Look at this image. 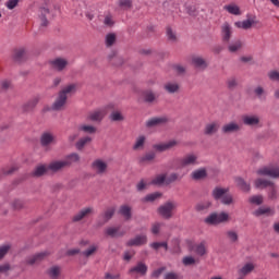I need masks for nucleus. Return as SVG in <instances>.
Returning <instances> with one entry per match:
<instances>
[{"label":"nucleus","mask_w":279,"mask_h":279,"mask_svg":"<svg viewBox=\"0 0 279 279\" xmlns=\"http://www.w3.org/2000/svg\"><path fill=\"white\" fill-rule=\"evenodd\" d=\"M193 63L195 66H198L201 69H204V66H206V61H204V59L202 58H194Z\"/></svg>","instance_id":"obj_29"},{"label":"nucleus","mask_w":279,"mask_h":279,"mask_svg":"<svg viewBox=\"0 0 279 279\" xmlns=\"http://www.w3.org/2000/svg\"><path fill=\"white\" fill-rule=\"evenodd\" d=\"M69 162L66 161H56L52 162L48 169H50V171H60V169H62V167H66V165H71V162H77V160H80V156H77V154H72L68 157Z\"/></svg>","instance_id":"obj_2"},{"label":"nucleus","mask_w":279,"mask_h":279,"mask_svg":"<svg viewBox=\"0 0 279 279\" xmlns=\"http://www.w3.org/2000/svg\"><path fill=\"white\" fill-rule=\"evenodd\" d=\"M97 248L95 246H92L87 252H85V256H90V254H94Z\"/></svg>","instance_id":"obj_58"},{"label":"nucleus","mask_w":279,"mask_h":279,"mask_svg":"<svg viewBox=\"0 0 279 279\" xmlns=\"http://www.w3.org/2000/svg\"><path fill=\"white\" fill-rule=\"evenodd\" d=\"M107 234L109 236H119V229H117V228H109V229H107Z\"/></svg>","instance_id":"obj_38"},{"label":"nucleus","mask_w":279,"mask_h":279,"mask_svg":"<svg viewBox=\"0 0 279 279\" xmlns=\"http://www.w3.org/2000/svg\"><path fill=\"white\" fill-rule=\"evenodd\" d=\"M73 90H75V85H69L65 89L60 92L59 98L53 105V110H60V108L66 104V95H69V93H73Z\"/></svg>","instance_id":"obj_1"},{"label":"nucleus","mask_w":279,"mask_h":279,"mask_svg":"<svg viewBox=\"0 0 279 279\" xmlns=\"http://www.w3.org/2000/svg\"><path fill=\"white\" fill-rule=\"evenodd\" d=\"M93 167L96 169V171H98V173H104L106 171V162L101 161V160H96L93 163Z\"/></svg>","instance_id":"obj_12"},{"label":"nucleus","mask_w":279,"mask_h":279,"mask_svg":"<svg viewBox=\"0 0 279 279\" xmlns=\"http://www.w3.org/2000/svg\"><path fill=\"white\" fill-rule=\"evenodd\" d=\"M226 193H228V190L217 187L216 190H214L213 195H214L215 199H220V197H223L222 204H232V196H223V195H226Z\"/></svg>","instance_id":"obj_4"},{"label":"nucleus","mask_w":279,"mask_h":279,"mask_svg":"<svg viewBox=\"0 0 279 279\" xmlns=\"http://www.w3.org/2000/svg\"><path fill=\"white\" fill-rule=\"evenodd\" d=\"M238 184L242 191H250V185L243 179H238Z\"/></svg>","instance_id":"obj_34"},{"label":"nucleus","mask_w":279,"mask_h":279,"mask_svg":"<svg viewBox=\"0 0 279 279\" xmlns=\"http://www.w3.org/2000/svg\"><path fill=\"white\" fill-rule=\"evenodd\" d=\"M160 197V193H153L145 197V202H154Z\"/></svg>","instance_id":"obj_35"},{"label":"nucleus","mask_w":279,"mask_h":279,"mask_svg":"<svg viewBox=\"0 0 279 279\" xmlns=\"http://www.w3.org/2000/svg\"><path fill=\"white\" fill-rule=\"evenodd\" d=\"M254 270V264H246L241 270L240 274L241 276H245L250 274V271Z\"/></svg>","instance_id":"obj_20"},{"label":"nucleus","mask_w":279,"mask_h":279,"mask_svg":"<svg viewBox=\"0 0 279 279\" xmlns=\"http://www.w3.org/2000/svg\"><path fill=\"white\" fill-rule=\"evenodd\" d=\"M269 184H271V183H269L266 180H260L259 179V180L255 181L256 189H267V186H269Z\"/></svg>","instance_id":"obj_24"},{"label":"nucleus","mask_w":279,"mask_h":279,"mask_svg":"<svg viewBox=\"0 0 279 279\" xmlns=\"http://www.w3.org/2000/svg\"><path fill=\"white\" fill-rule=\"evenodd\" d=\"M167 36L169 40H175V35L173 34V31H171V28L167 29Z\"/></svg>","instance_id":"obj_50"},{"label":"nucleus","mask_w":279,"mask_h":279,"mask_svg":"<svg viewBox=\"0 0 279 279\" xmlns=\"http://www.w3.org/2000/svg\"><path fill=\"white\" fill-rule=\"evenodd\" d=\"M165 182H166V177L163 174L158 175L155 180H153V184H157V185L165 184Z\"/></svg>","instance_id":"obj_33"},{"label":"nucleus","mask_w":279,"mask_h":279,"mask_svg":"<svg viewBox=\"0 0 279 279\" xmlns=\"http://www.w3.org/2000/svg\"><path fill=\"white\" fill-rule=\"evenodd\" d=\"M195 258L187 256L183 258V265H194Z\"/></svg>","instance_id":"obj_45"},{"label":"nucleus","mask_w":279,"mask_h":279,"mask_svg":"<svg viewBox=\"0 0 279 279\" xmlns=\"http://www.w3.org/2000/svg\"><path fill=\"white\" fill-rule=\"evenodd\" d=\"M251 204H256V206H259V204H263V196L257 195V196H252L250 198Z\"/></svg>","instance_id":"obj_31"},{"label":"nucleus","mask_w":279,"mask_h":279,"mask_svg":"<svg viewBox=\"0 0 279 279\" xmlns=\"http://www.w3.org/2000/svg\"><path fill=\"white\" fill-rule=\"evenodd\" d=\"M46 171H48V168H46L45 166H39L36 168L34 175H36L37 178L40 175H45Z\"/></svg>","instance_id":"obj_27"},{"label":"nucleus","mask_w":279,"mask_h":279,"mask_svg":"<svg viewBox=\"0 0 279 279\" xmlns=\"http://www.w3.org/2000/svg\"><path fill=\"white\" fill-rule=\"evenodd\" d=\"M123 119V116H121V112L116 111L111 114V121H121Z\"/></svg>","instance_id":"obj_42"},{"label":"nucleus","mask_w":279,"mask_h":279,"mask_svg":"<svg viewBox=\"0 0 279 279\" xmlns=\"http://www.w3.org/2000/svg\"><path fill=\"white\" fill-rule=\"evenodd\" d=\"M134 271L145 275L147 274V266L145 264H138L135 268L131 269V274H134Z\"/></svg>","instance_id":"obj_13"},{"label":"nucleus","mask_w":279,"mask_h":279,"mask_svg":"<svg viewBox=\"0 0 279 279\" xmlns=\"http://www.w3.org/2000/svg\"><path fill=\"white\" fill-rule=\"evenodd\" d=\"M146 186H147V182L141 181V182L137 184V191H143V189H145Z\"/></svg>","instance_id":"obj_52"},{"label":"nucleus","mask_w":279,"mask_h":279,"mask_svg":"<svg viewBox=\"0 0 279 279\" xmlns=\"http://www.w3.org/2000/svg\"><path fill=\"white\" fill-rule=\"evenodd\" d=\"M112 215H114V209H109L108 211H106L105 214L106 221H108V219H111Z\"/></svg>","instance_id":"obj_49"},{"label":"nucleus","mask_w":279,"mask_h":279,"mask_svg":"<svg viewBox=\"0 0 279 279\" xmlns=\"http://www.w3.org/2000/svg\"><path fill=\"white\" fill-rule=\"evenodd\" d=\"M173 145H175V142L172 141L169 144L157 145L155 146V149H157V151H165V149H170Z\"/></svg>","instance_id":"obj_22"},{"label":"nucleus","mask_w":279,"mask_h":279,"mask_svg":"<svg viewBox=\"0 0 279 279\" xmlns=\"http://www.w3.org/2000/svg\"><path fill=\"white\" fill-rule=\"evenodd\" d=\"M52 66L57 69V71H62L64 66H66V60L64 59H56L54 61L51 62Z\"/></svg>","instance_id":"obj_10"},{"label":"nucleus","mask_w":279,"mask_h":279,"mask_svg":"<svg viewBox=\"0 0 279 279\" xmlns=\"http://www.w3.org/2000/svg\"><path fill=\"white\" fill-rule=\"evenodd\" d=\"M151 247L154 250H160V247H163L165 251H167V248H168L167 243H160V242L153 243Z\"/></svg>","instance_id":"obj_37"},{"label":"nucleus","mask_w":279,"mask_h":279,"mask_svg":"<svg viewBox=\"0 0 279 279\" xmlns=\"http://www.w3.org/2000/svg\"><path fill=\"white\" fill-rule=\"evenodd\" d=\"M53 142V135L50 133H44L41 136V145H49V143Z\"/></svg>","instance_id":"obj_15"},{"label":"nucleus","mask_w":279,"mask_h":279,"mask_svg":"<svg viewBox=\"0 0 279 279\" xmlns=\"http://www.w3.org/2000/svg\"><path fill=\"white\" fill-rule=\"evenodd\" d=\"M104 111H96L89 116L90 121H101L104 119Z\"/></svg>","instance_id":"obj_16"},{"label":"nucleus","mask_w":279,"mask_h":279,"mask_svg":"<svg viewBox=\"0 0 279 279\" xmlns=\"http://www.w3.org/2000/svg\"><path fill=\"white\" fill-rule=\"evenodd\" d=\"M241 49V43L233 44L229 47V51L234 52Z\"/></svg>","instance_id":"obj_48"},{"label":"nucleus","mask_w":279,"mask_h":279,"mask_svg":"<svg viewBox=\"0 0 279 279\" xmlns=\"http://www.w3.org/2000/svg\"><path fill=\"white\" fill-rule=\"evenodd\" d=\"M269 78L272 80L274 82H279V72H277V71L270 72Z\"/></svg>","instance_id":"obj_43"},{"label":"nucleus","mask_w":279,"mask_h":279,"mask_svg":"<svg viewBox=\"0 0 279 279\" xmlns=\"http://www.w3.org/2000/svg\"><path fill=\"white\" fill-rule=\"evenodd\" d=\"M254 25V20H246L243 22H235V27H239L241 29H250Z\"/></svg>","instance_id":"obj_8"},{"label":"nucleus","mask_w":279,"mask_h":279,"mask_svg":"<svg viewBox=\"0 0 279 279\" xmlns=\"http://www.w3.org/2000/svg\"><path fill=\"white\" fill-rule=\"evenodd\" d=\"M272 5H275L276 8H279V0H270Z\"/></svg>","instance_id":"obj_64"},{"label":"nucleus","mask_w":279,"mask_h":279,"mask_svg":"<svg viewBox=\"0 0 279 279\" xmlns=\"http://www.w3.org/2000/svg\"><path fill=\"white\" fill-rule=\"evenodd\" d=\"M88 213H92L90 208H86L83 211L80 213L78 216L74 217V221H81V219H84V217H86V215H88Z\"/></svg>","instance_id":"obj_28"},{"label":"nucleus","mask_w":279,"mask_h":279,"mask_svg":"<svg viewBox=\"0 0 279 279\" xmlns=\"http://www.w3.org/2000/svg\"><path fill=\"white\" fill-rule=\"evenodd\" d=\"M258 175H268L269 178H279V169L265 167L258 170Z\"/></svg>","instance_id":"obj_6"},{"label":"nucleus","mask_w":279,"mask_h":279,"mask_svg":"<svg viewBox=\"0 0 279 279\" xmlns=\"http://www.w3.org/2000/svg\"><path fill=\"white\" fill-rule=\"evenodd\" d=\"M187 247L190 252H195L197 256H204L206 254V245L204 243L194 245L193 242L189 241Z\"/></svg>","instance_id":"obj_5"},{"label":"nucleus","mask_w":279,"mask_h":279,"mask_svg":"<svg viewBox=\"0 0 279 279\" xmlns=\"http://www.w3.org/2000/svg\"><path fill=\"white\" fill-rule=\"evenodd\" d=\"M165 271V268H160L159 270H156L153 272L154 278H158Z\"/></svg>","instance_id":"obj_55"},{"label":"nucleus","mask_w":279,"mask_h":279,"mask_svg":"<svg viewBox=\"0 0 279 279\" xmlns=\"http://www.w3.org/2000/svg\"><path fill=\"white\" fill-rule=\"evenodd\" d=\"M151 232L153 234H158V232H160V225L159 223L154 225Z\"/></svg>","instance_id":"obj_51"},{"label":"nucleus","mask_w":279,"mask_h":279,"mask_svg":"<svg viewBox=\"0 0 279 279\" xmlns=\"http://www.w3.org/2000/svg\"><path fill=\"white\" fill-rule=\"evenodd\" d=\"M144 143H145V137L144 136L138 137L137 142L134 145V149H138L140 147H143Z\"/></svg>","instance_id":"obj_41"},{"label":"nucleus","mask_w":279,"mask_h":279,"mask_svg":"<svg viewBox=\"0 0 279 279\" xmlns=\"http://www.w3.org/2000/svg\"><path fill=\"white\" fill-rule=\"evenodd\" d=\"M147 243V238L145 235H141L135 238L134 240H131L129 242V245H145Z\"/></svg>","instance_id":"obj_11"},{"label":"nucleus","mask_w":279,"mask_h":279,"mask_svg":"<svg viewBox=\"0 0 279 279\" xmlns=\"http://www.w3.org/2000/svg\"><path fill=\"white\" fill-rule=\"evenodd\" d=\"M245 125H256L258 123V118L256 117H244L243 119Z\"/></svg>","instance_id":"obj_18"},{"label":"nucleus","mask_w":279,"mask_h":279,"mask_svg":"<svg viewBox=\"0 0 279 279\" xmlns=\"http://www.w3.org/2000/svg\"><path fill=\"white\" fill-rule=\"evenodd\" d=\"M195 160H197V157L190 155L183 159V165H195Z\"/></svg>","instance_id":"obj_30"},{"label":"nucleus","mask_w":279,"mask_h":279,"mask_svg":"<svg viewBox=\"0 0 279 279\" xmlns=\"http://www.w3.org/2000/svg\"><path fill=\"white\" fill-rule=\"evenodd\" d=\"M230 25L228 24H225L222 26V35H223V40H230Z\"/></svg>","instance_id":"obj_19"},{"label":"nucleus","mask_w":279,"mask_h":279,"mask_svg":"<svg viewBox=\"0 0 279 279\" xmlns=\"http://www.w3.org/2000/svg\"><path fill=\"white\" fill-rule=\"evenodd\" d=\"M89 141H90V138H88V137H85V138L81 140V141L76 144L77 149H82V147H84V144L89 143Z\"/></svg>","instance_id":"obj_46"},{"label":"nucleus","mask_w":279,"mask_h":279,"mask_svg":"<svg viewBox=\"0 0 279 279\" xmlns=\"http://www.w3.org/2000/svg\"><path fill=\"white\" fill-rule=\"evenodd\" d=\"M16 5H19V0H9V1L7 2V8H8L9 10H14V8H15Z\"/></svg>","instance_id":"obj_39"},{"label":"nucleus","mask_w":279,"mask_h":279,"mask_svg":"<svg viewBox=\"0 0 279 279\" xmlns=\"http://www.w3.org/2000/svg\"><path fill=\"white\" fill-rule=\"evenodd\" d=\"M192 178L194 180H202V178H206V170L205 169H201V170H196L192 173Z\"/></svg>","instance_id":"obj_14"},{"label":"nucleus","mask_w":279,"mask_h":279,"mask_svg":"<svg viewBox=\"0 0 279 279\" xmlns=\"http://www.w3.org/2000/svg\"><path fill=\"white\" fill-rule=\"evenodd\" d=\"M59 275H60V268L58 267H52L49 270V276H51V278H58Z\"/></svg>","instance_id":"obj_36"},{"label":"nucleus","mask_w":279,"mask_h":279,"mask_svg":"<svg viewBox=\"0 0 279 279\" xmlns=\"http://www.w3.org/2000/svg\"><path fill=\"white\" fill-rule=\"evenodd\" d=\"M165 279H178V275L170 272V274L166 275Z\"/></svg>","instance_id":"obj_56"},{"label":"nucleus","mask_w":279,"mask_h":279,"mask_svg":"<svg viewBox=\"0 0 279 279\" xmlns=\"http://www.w3.org/2000/svg\"><path fill=\"white\" fill-rule=\"evenodd\" d=\"M260 215H272V211L270 208H259L254 213L255 217H260Z\"/></svg>","instance_id":"obj_21"},{"label":"nucleus","mask_w":279,"mask_h":279,"mask_svg":"<svg viewBox=\"0 0 279 279\" xmlns=\"http://www.w3.org/2000/svg\"><path fill=\"white\" fill-rule=\"evenodd\" d=\"M43 258V254H38V255H35L34 258L32 260H29V265H34V263H36V260Z\"/></svg>","instance_id":"obj_53"},{"label":"nucleus","mask_w":279,"mask_h":279,"mask_svg":"<svg viewBox=\"0 0 279 279\" xmlns=\"http://www.w3.org/2000/svg\"><path fill=\"white\" fill-rule=\"evenodd\" d=\"M217 124H209L206 126L205 134H214V132H217Z\"/></svg>","instance_id":"obj_32"},{"label":"nucleus","mask_w":279,"mask_h":279,"mask_svg":"<svg viewBox=\"0 0 279 279\" xmlns=\"http://www.w3.org/2000/svg\"><path fill=\"white\" fill-rule=\"evenodd\" d=\"M114 40H117V36H114V34L107 35L106 37L107 47H112V45H114Z\"/></svg>","instance_id":"obj_26"},{"label":"nucleus","mask_w":279,"mask_h":279,"mask_svg":"<svg viewBox=\"0 0 279 279\" xmlns=\"http://www.w3.org/2000/svg\"><path fill=\"white\" fill-rule=\"evenodd\" d=\"M120 214L125 217V219H130V217H132L131 209L128 206H122L120 209Z\"/></svg>","instance_id":"obj_23"},{"label":"nucleus","mask_w":279,"mask_h":279,"mask_svg":"<svg viewBox=\"0 0 279 279\" xmlns=\"http://www.w3.org/2000/svg\"><path fill=\"white\" fill-rule=\"evenodd\" d=\"M255 93H256V95L260 96V95H263V89L260 87H257L255 89Z\"/></svg>","instance_id":"obj_63"},{"label":"nucleus","mask_w":279,"mask_h":279,"mask_svg":"<svg viewBox=\"0 0 279 279\" xmlns=\"http://www.w3.org/2000/svg\"><path fill=\"white\" fill-rule=\"evenodd\" d=\"M166 90H168V93H175V90H178V85L168 84V85H166Z\"/></svg>","instance_id":"obj_44"},{"label":"nucleus","mask_w":279,"mask_h":279,"mask_svg":"<svg viewBox=\"0 0 279 279\" xmlns=\"http://www.w3.org/2000/svg\"><path fill=\"white\" fill-rule=\"evenodd\" d=\"M81 130L83 132H87L88 134L95 133V128H93L90 125H83V126H81Z\"/></svg>","instance_id":"obj_40"},{"label":"nucleus","mask_w":279,"mask_h":279,"mask_svg":"<svg viewBox=\"0 0 279 279\" xmlns=\"http://www.w3.org/2000/svg\"><path fill=\"white\" fill-rule=\"evenodd\" d=\"M155 97L154 94L149 93L145 96V101H154Z\"/></svg>","instance_id":"obj_54"},{"label":"nucleus","mask_w":279,"mask_h":279,"mask_svg":"<svg viewBox=\"0 0 279 279\" xmlns=\"http://www.w3.org/2000/svg\"><path fill=\"white\" fill-rule=\"evenodd\" d=\"M174 208L175 205H173L172 203H167L165 206H161L159 208V215H161V217H165V219H169V217H171V215L173 214Z\"/></svg>","instance_id":"obj_7"},{"label":"nucleus","mask_w":279,"mask_h":279,"mask_svg":"<svg viewBox=\"0 0 279 279\" xmlns=\"http://www.w3.org/2000/svg\"><path fill=\"white\" fill-rule=\"evenodd\" d=\"M229 216L226 213H222L220 215L213 214L209 217L205 219L206 223H209L211 226H217V223H223V221H228Z\"/></svg>","instance_id":"obj_3"},{"label":"nucleus","mask_w":279,"mask_h":279,"mask_svg":"<svg viewBox=\"0 0 279 279\" xmlns=\"http://www.w3.org/2000/svg\"><path fill=\"white\" fill-rule=\"evenodd\" d=\"M165 121H167V119H165V118H154V119H151V120H149L147 122V126L151 128L154 125H158L160 123H165Z\"/></svg>","instance_id":"obj_17"},{"label":"nucleus","mask_w":279,"mask_h":279,"mask_svg":"<svg viewBox=\"0 0 279 279\" xmlns=\"http://www.w3.org/2000/svg\"><path fill=\"white\" fill-rule=\"evenodd\" d=\"M228 236H229V239H230L231 241H236V239H238V236H236V234H235L234 232H229V233H228Z\"/></svg>","instance_id":"obj_60"},{"label":"nucleus","mask_w":279,"mask_h":279,"mask_svg":"<svg viewBox=\"0 0 279 279\" xmlns=\"http://www.w3.org/2000/svg\"><path fill=\"white\" fill-rule=\"evenodd\" d=\"M121 5H123L124 8H130L132 5V1L124 0V1L121 2Z\"/></svg>","instance_id":"obj_59"},{"label":"nucleus","mask_w":279,"mask_h":279,"mask_svg":"<svg viewBox=\"0 0 279 279\" xmlns=\"http://www.w3.org/2000/svg\"><path fill=\"white\" fill-rule=\"evenodd\" d=\"M223 132H236V130H239V125H236L235 123H230L223 126Z\"/></svg>","instance_id":"obj_25"},{"label":"nucleus","mask_w":279,"mask_h":279,"mask_svg":"<svg viewBox=\"0 0 279 279\" xmlns=\"http://www.w3.org/2000/svg\"><path fill=\"white\" fill-rule=\"evenodd\" d=\"M105 25H113V22H112V17H111V16L105 17Z\"/></svg>","instance_id":"obj_57"},{"label":"nucleus","mask_w":279,"mask_h":279,"mask_svg":"<svg viewBox=\"0 0 279 279\" xmlns=\"http://www.w3.org/2000/svg\"><path fill=\"white\" fill-rule=\"evenodd\" d=\"M8 269H10V266H8V265L0 266V272L1 271H8Z\"/></svg>","instance_id":"obj_62"},{"label":"nucleus","mask_w":279,"mask_h":279,"mask_svg":"<svg viewBox=\"0 0 279 279\" xmlns=\"http://www.w3.org/2000/svg\"><path fill=\"white\" fill-rule=\"evenodd\" d=\"M225 10H227L229 14H234L235 16H239V14H241V9H239V5L236 4H228L225 7Z\"/></svg>","instance_id":"obj_9"},{"label":"nucleus","mask_w":279,"mask_h":279,"mask_svg":"<svg viewBox=\"0 0 279 279\" xmlns=\"http://www.w3.org/2000/svg\"><path fill=\"white\" fill-rule=\"evenodd\" d=\"M208 206H210V203H206V205H198L196 208L197 210H204V208H208Z\"/></svg>","instance_id":"obj_61"},{"label":"nucleus","mask_w":279,"mask_h":279,"mask_svg":"<svg viewBox=\"0 0 279 279\" xmlns=\"http://www.w3.org/2000/svg\"><path fill=\"white\" fill-rule=\"evenodd\" d=\"M9 250H10V246H8V245L0 247V259L3 258V256H5V254H8Z\"/></svg>","instance_id":"obj_47"}]
</instances>
